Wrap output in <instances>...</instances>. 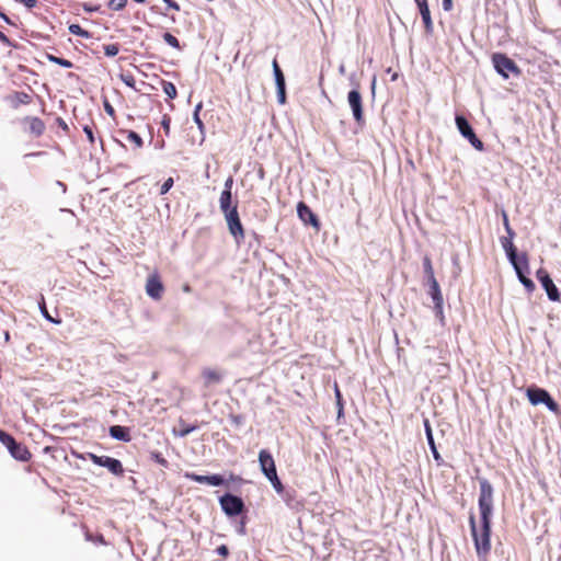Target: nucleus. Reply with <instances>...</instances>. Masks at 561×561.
<instances>
[{
	"label": "nucleus",
	"instance_id": "obj_1",
	"mask_svg": "<svg viewBox=\"0 0 561 561\" xmlns=\"http://www.w3.org/2000/svg\"><path fill=\"white\" fill-rule=\"evenodd\" d=\"M479 511L481 527H477L473 514L469 517V525L478 557L485 558L491 550V518L493 515V486L484 478L479 480Z\"/></svg>",
	"mask_w": 561,
	"mask_h": 561
},
{
	"label": "nucleus",
	"instance_id": "obj_2",
	"mask_svg": "<svg viewBox=\"0 0 561 561\" xmlns=\"http://www.w3.org/2000/svg\"><path fill=\"white\" fill-rule=\"evenodd\" d=\"M0 442L8 448L11 456L20 461H28L32 454L25 445L15 440L9 433L0 430Z\"/></svg>",
	"mask_w": 561,
	"mask_h": 561
},
{
	"label": "nucleus",
	"instance_id": "obj_3",
	"mask_svg": "<svg viewBox=\"0 0 561 561\" xmlns=\"http://www.w3.org/2000/svg\"><path fill=\"white\" fill-rule=\"evenodd\" d=\"M527 398L533 405L545 404L551 412L556 413L559 411L558 403L545 389L538 387H529L527 389Z\"/></svg>",
	"mask_w": 561,
	"mask_h": 561
},
{
	"label": "nucleus",
	"instance_id": "obj_4",
	"mask_svg": "<svg viewBox=\"0 0 561 561\" xmlns=\"http://www.w3.org/2000/svg\"><path fill=\"white\" fill-rule=\"evenodd\" d=\"M492 62L493 66L499 75H501L503 78H508L510 73H513L515 76H518L520 73V70L518 66L513 61L511 58H508L506 55L501 53H495L492 55Z\"/></svg>",
	"mask_w": 561,
	"mask_h": 561
},
{
	"label": "nucleus",
	"instance_id": "obj_5",
	"mask_svg": "<svg viewBox=\"0 0 561 561\" xmlns=\"http://www.w3.org/2000/svg\"><path fill=\"white\" fill-rule=\"evenodd\" d=\"M455 121L461 136L468 139L474 149L482 151L483 142L477 137L469 122L461 115H457Z\"/></svg>",
	"mask_w": 561,
	"mask_h": 561
},
{
	"label": "nucleus",
	"instance_id": "obj_6",
	"mask_svg": "<svg viewBox=\"0 0 561 561\" xmlns=\"http://www.w3.org/2000/svg\"><path fill=\"white\" fill-rule=\"evenodd\" d=\"M225 219L228 225L229 232L233 236L236 241L239 243L244 238V231L242 224L239 218L237 205H233L232 209L225 213Z\"/></svg>",
	"mask_w": 561,
	"mask_h": 561
},
{
	"label": "nucleus",
	"instance_id": "obj_7",
	"mask_svg": "<svg viewBox=\"0 0 561 561\" xmlns=\"http://www.w3.org/2000/svg\"><path fill=\"white\" fill-rule=\"evenodd\" d=\"M222 511L228 516L239 515L243 510V502L240 497L232 494H225L219 500Z\"/></svg>",
	"mask_w": 561,
	"mask_h": 561
},
{
	"label": "nucleus",
	"instance_id": "obj_8",
	"mask_svg": "<svg viewBox=\"0 0 561 561\" xmlns=\"http://www.w3.org/2000/svg\"><path fill=\"white\" fill-rule=\"evenodd\" d=\"M145 289L147 295L153 300H160L164 294V286L158 273L149 275L146 280Z\"/></svg>",
	"mask_w": 561,
	"mask_h": 561
},
{
	"label": "nucleus",
	"instance_id": "obj_9",
	"mask_svg": "<svg viewBox=\"0 0 561 561\" xmlns=\"http://www.w3.org/2000/svg\"><path fill=\"white\" fill-rule=\"evenodd\" d=\"M537 278L546 290L548 298L552 301H559L560 293L547 271L539 268L537 271Z\"/></svg>",
	"mask_w": 561,
	"mask_h": 561
},
{
	"label": "nucleus",
	"instance_id": "obj_10",
	"mask_svg": "<svg viewBox=\"0 0 561 561\" xmlns=\"http://www.w3.org/2000/svg\"><path fill=\"white\" fill-rule=\"evenodd\" d=\"M427 283L430 286L428 294L432 297L436 317L439 318V320L443 322V320H444V311H443L444 299H443V295H442L438 282L436 280V278H433L432 280H427Z\"/></svg>",
	"mask_w": 561,
	"mask_h": 561
},
{
	"label": "nucleus",
	"instance_id": "obj_11",
	"mask_svg": "<svg viewBox=\"0 0 561 561\" xmlns=\"http://www.w3.org/2000/svg\"><path fill=\"white\" fill-rule=\"evenodd\" d=\"M347 102L352 108L354 119L362 124L364 122L363 100L358 90H351L347 94Z\"/></svg>",
	"mask_w": 561,
	"mask_h": 561
},
{
	"label": "nucleus",
	"instance_id": "obj_12",
	"mask_svg": "<svg viewBox=\"0 0 561 561\" xmlns=\"http://www.w3.org/2000/svg\"><path fill=\"white\" fill-rule=\"evenodd\" d=\"M91 459L94 463L107 468L114 474L123 473V466L118 459L108 456H96L91 455Z\"/></svg>",
	"mask_w": 561,
	"mask_h": 561
},
{
	"label": "nucleus",
	"instance_id": "obj_13",
	"mask_svg": "<svg viewBox=\"0 0 561 561\" xmlns=\"http://www.w3.org/2000/svg\"><path fill=\"white\" fill-rule=\"evenodd\" d=\"M259 462L261 470L266 478H271L272 474L277 473L275 461L270 451H267L266 449H262L259 453Z\"/></svg>",
	"mask_w": 561,
	"mask_h": 561
},
{
	"label": "nucleus",
	"instance_id": "obj_14",
	"mask_svg": "<svg viewBox=\"0 0 561 561\" xmlns=\"http://www.w3.org/2000/svg\"><path fill=\"white\" fill-rule=\"evenodd\" d=\"M185 478L197 483H206L213 486H219L225 483V479L219 474L201 476L194 472H186Z\"/></svg>",
	"mask_w": 561,
	"mask_h": 561
},
{
	"label": "nucleus",
	"instance_id": "obj_15",
	"mask_svg": "<svg viewBox=\"0 0 561 561\" xmlns=\"http://www.w3.org/2000/svg\"><path fill=\"white\" fill-rule=\"evenodd\" d=\"M22 122L27 125L30 134L35 137H41L45 131V123L39 117L26 116Z\"/></svg>",
	"mask_w": 561,
	"mask_h": 561
},
{
	"label": "nucleus",
	"instance_id": "obj_16",
	"mask_svg": "<svg viewBox=\"0 0 561 561\" xmlns=\"http://www.w3.org/2000/svg\"><path fill=\"white\" fill-rule=\"evenodd\" d=\"M424 430H425L426 439H427L428 446L431 448V451L433 454V457H434L436 463L438 466H440L443 463V458L436 448L431 423L427 419L424 420Z\"/></svg>",
	"mask_w": 561,
	"mask_h": 561
},
{
	"label": "nucleus",
	"instance_id": "obj_17",
	"mask_svg": "<svg viewBox=\"0 0 561 561\" xmlns=\"http://www.w3.org/2000/svg\"><path fill=\"white\" fill-rule=\"evenodd\" d=\"M297 213L299 218L304 222L311 224L314 227H319V220L317 216L312 213V210L302 202H300L297 206Z\"/></svg>",
	"mask_w": 561,
	"mask_h": 561
},
{
	"label": "nucleus",
	"instance_id": "obj_18",
	"mask_svg": "<svg viewBox=\"0 0 561 561\" xmlns=\"http://www.w3.org/2000/svg\"><path fill=\"white\" fill-rule=\"evenodd\" d=\"M9 100L13 108H19L21 105L32 103L33 96L28 93L16 91L9 96Z\"/></svg>",
	"mask_w": 561,
	"mask_h": 561
},
{
	"label": "nucleus",
	"instance_id": "obj_19",
	"mask_svg": "<svg viewBox=\"0 0 561 561\" xmlns=\"http://www.w3.org/2000/svg\"><path fill=\"white\" fill-rule=\"evenodd\" d=\"M508 260H510L511 264L513 265L517 275L519 273H529L528 259L525 253L522 255H517V253H515V257L508 259Z\"/></svg>",
	"mask_w": 561,
	"mask_h": 561
},
{
	"label": "nucleus",
	"instance_id": "obj_20",
	"mask_svg": "<svg viewBox=\"0 0 561 561\" xmlns=\"http://www.w3.org/2000/svg\"><path fill=\"white\" fill-rule=\"evenodd\" d=\"M417 8L420 10V14L422 16V21L424 23L426 33L432 34L433 30H434V25H433V21L431 18V12H430L427 1L419 4Z\"/></svg>",
	"mask_w": 561,
	"mask_h": 561
},
{
	"label": "nucleus",
	"instance_id": "obj_21",
	"mask_svg": "<svg viewBox=\"0 0 561 561\" xmlns=\"http://www.w3.org/2000/svg\"><path fill=\"white\" fill-rule=\"evenodd\" d=\"M515 238V236H512L511 234H507L506 237H501L500 238V242H501V245L502 248L504 249L506 255L508 259H514L515 257V253H516V249L513 244V239Z\"/></svg>",
	"mask_w": 561,
	"mask_h": 561
},
{
	"label": "nucleus",
	"instance_id": "obj_22",
	"mask_svg": "<svg viewBox=\"0 0 561 561\" xmlns=\"http://www.w3.org/2000/svg\"><path fill=\"white\" fill-rule=\"evenodd\" d=\"M110 434L118 440L128 442L130 439L128 428L121 425L111 426Z\"/></svg>",
	"mask_w": 561,
	"mask_h": 561
},
{
	"label": "nucleus",
	"instance_id": "obj_23",
	"mask_svg": "<svg viewBox=\"0 0 561 561\" xmlns=\"http://www.w3.org/2000/svg\"><path fill=\"white\" fill-rule=\"evenodd\" d=\"M284 502L290 508H298L301 504L296 497V493L294 490H285L282 494Z\"/></svg>",
	"mask_w": 561,
	"mask_h": 561
},
{
	"label": "nucleus",
	"instance_id": "obj_24",
	"mask_svg": "<svg viewBox=\"0 0 561 561\" xmlns=\"http://www.w3.org/2000/svg\"><path fill=\"white\" fill-rule=\"evenodd\" d=\"M232 195L228 192H221L219 197V207L220 210L225 214L232 209L231 206Z\"/></svg>",
	"mask_w": 561,
	"mask_h": 561
},
{
	"label": "nucleus",
	"instance_id": "obj_25",
	"mask_svg": "<svg viewBox=\"0 0 561 561\" xmlns=\"http://www.w3.org/2000/svg\"><path fill=\"white\" fill-rule=\"evenodd\" d=\"M119 135L123 137V139L133 142L135 148L140 147V136L136 131L119 130Z\"/></svg>",
	"mask_w": 561,
	"mask_h": 561
},
{
	"label": "nucleus",
	"instance_id": "obj_26",
	"mask_svg": "<svg viewBox=\"0 0 561 561\" xmlns=\"http://www.w3.org/2000/svg\"><path fill=\"white\" fill-rule=\"evenodd\" d=\"M272 67H273V73H274L276 87L285 85V77H284V73H283L276 59L273 60Z\"/></svg>",
	"mask_w": 561,
	"mask_h": 561
},
{
	"label": "nucleus",
	"instance_id": "obj_27",
	"mask_svg": "<svg viewBox=\"0 0 561 561\" xmlns=\"http://www.w3.org/2000/svg\"><path fill=\"white\" fill-rule=\"evenodd\" d=\"M203 377L207 383L219 382L221 379V375L214 369H205L203 371Z\"/></svg>",
	"mask_w": 561,
	"mask_h": 561
},
{
	"label": "nucleus",
	"instance_id": "obj_28",
	"mask_svg": "<svg viewBox=\"0 0 561 561\" xmlns=\"http://www.w3.org/2000/svg\"><path fill=\"white\" fill-rule=\"evenodd\" d=\"M46 58L50 61V62H54L56 65H59L64 68H72L73 67V64L68 60V59H64V58H60V57H57L55 55H51V54H47L46 55Z\"/></svg>",
	"mask_w": 561,
	"mask_h": 561
},
{
	"label": "nucleus",
	"instance_id": "obj_29",
	"mask_svg": "<svg viewBox=\"0 0 561 561\" xmlns=\"http://www.w3.org/2000/svg\"><path fill=\"white\" fill-rule=\"evenodd\" d=\"M423 270L427 280L435 278L432 261L428 256H424L423 259Z\"/></svg>",
	"mask_w": 561,
	"mask_h": 561
},
{
	"label": "nucleus",
	"instance_id": "obj_30",
	"mask_svg": "<svg viewBox=\"0 0 561 561\" xmlns=\"http://www.w3.org/2000/svg\"><path fill=\"white\" fill-rule=\"evenodd\" d=\"M69 32L73 35H77V36H80L83 38L90 37V33L87 30L82 28L79 24H70Z\"/></svg>",
	"mask_w": 561,
	"mask_h": 561
},
{
	"label": "nucleus",
	"instance_id": "obj_31",
	"mask_svg": "<svg viewBox=\"0 0 561 561\" xmlns=\"http://www.w3.org/2000/svg\"><path fill=\"white\" fill-rule=\"evenodd\" d=\"M527 273H519L517 275L519 282L525 286L528 293H531L535 289L534 282L526 276Z\"/></svg>",
	"mask_w": 561,
	"mask_h": 561
},
{
	"label": "nucleus",
	"instance_id": "obj_32",
	"mask_svg": "<svg viewBox=\"0 0 561 561\" xmlns=\"http://www.w3.org/2000/svg\"><path fill=\"white\" fill-rule=\"evenodd\" d=\"M268 481L272 483L273 488L275 489V491L278 493V494H282L285 489L280 482V480L278 479V476L277 473L275 474H272L271 478H267Z\"/></svg>",
	"mask_w": 561,
	"mask_h": 561
},
{
	"label": "nucleus",
	"instance_id": "obj_33",
	"mask_svg": "<svg viewBox=\"0 0 561 561\" xmlns=\"http://www.w3.org/2000/svg\"><path fill=\"white\" fill-rule=\"evenodd\" d=\"M202 107H203V104H202V102H199V103L195 106L194 114H193V119H194V122L196 123V125H197V127H198V129H199L201 131H203V129H204V124H203V122H202V119H201V117H199V111L202 110Z\"/></svg>",
	"mask_w": 561,
	"mask_h": 561
},
{
	"label": "nucleus",
	"instance_id": "obj_34",
	"mask_svg": "<svg viewBox=\"0 0 561 561\" xmlns=\"http://www.w3.org/2000/svg\"><path fill=\"white\" fill-rule=\"evenodd\" d=\"M121 78L122 80L124 81V83L133 89H135L136 87V79L135 77L129 73L128 71H124L122 75H121Z\"/></svg>",
	"mask_w": 561,
	"mask_h": 561
},
{
	"label": "nucleus",
	"instance_id": "obj_35",
	"mask_svg": "<svg viewBox=\"0 0 561 561\" xmlns=\"http://www.w3.org/2000/svg\"><path fill=\"white\" fill-rule=\"evenodd\" d=\"M163 39H164V42H165L168 45H170V46H172V47H174V48H176V49H180V43H179V39H178L175 36H173L171 33L165 32V33L163 34Z\"/></svg>",
	"mask_w": 561,
	"mask_h": 561
},
{
	"label": "nucleus",
	"instance_id": "obj_36",
	"mask_svg": "<svg viewBox=\"0 0 561 561\" xmlns=\"http://www.w3.org/2000/svg\"><path fill=\"white\" fill-rule=\"evenodd\" d=\"M163 90L170 99H174L176 96V88L171 82H163Z\"/></svg>",
	"mask_w": 561,
	"mask_h": 561
},
{
	"label": "nucleus",
	"instance_id": "obj_37",
	"mask_svg": "<svg viewBox=\"0 0 561 561\" xmlns=\"http://www.w3.org/2000/svg\"><path fill=\"white\" fill-rule=\"evenodd\" d=\"M197 427L194 425H185L184 423H181V428L178 432V435L180 437H185L190 433L194 432Z\"/></svg>",
	"mask_w": 561,
	"mask_h": 561
},
{
	"label": "nucleus",
	"instance_id": "obj_38",
	"mask_svg": "<svg viewBox=\"0 0 561 561\" xmlns=\"http://www.w3.org/2000/svg\"><path fill=\"white\" fill-rule=\"evenodd\" d=\"M83 131L87 135L89 142L93 145L95 142L94 125H85L83 127Z\"/></svg>",
	"mask_w": 561,
	"mask_h": 561
},
{
	"label": "nucleus",
	"instance_id": "obj_39",
	"mask_svg": "<svg viewBox=\"0 0 561 561\" xmlns=\"http://www.w3.org/2000/svg\"><path fill=\"white\" fill-rule=\"evenodd\" d=\"M39 308H41V311L43 313V316L50 322H54V323H60V320H55L54 318L50 317V314L48 313L47 311V308H46V305H45V299L44 297H42V301L39 304Z\"/></svg>",
	"mask_w": 561,
	"mask_h": 561
},
{
	"label": "nucleus",
	"instance_id": "obj_40",
	"mask_svg": "<svg viewBox=\"0 0 561 561\" xmlns=\"http://www.w3.org/2000/svg\"><path fill=\"white\" fill-rule=\"evenodd\" d=\"M127 0H110L108 8L112 10H122L125 8Z\"/></svg>",
	"mask_w": 561,
	"mask_h": 561
},
{
	"label": "nucleus",
	"instance_id": "obj_41",
	"mask_svg": "<svg viewBox=\"0 0 561 561\" xmlns=\"http://www.w3.org/2000/svg\"><path fill=\"white\" fill-rule=\"evenodd\" d=\"M277 101L279 104H285L286 102V84L285 85H277Z\"/></svg>",
	"mask_w": 561,
	"mask_h": 561
},
{
	"label": "nucleus",
	"instance_id": "obj_42",
	"mask_svg": "<svg viewBox=\"0 0 561 561\" xmlns=\"http://www.w3.org/2000/svg\"><path fill=\"white\" fill-rule=\"evenodd\" d=\"M173 186V179L169 178L164 181V183L161 185V187L158 190L159 195H163Z\"/></svg>",
	"mask_w": 561,
	"mask_h": 561
},
{
	"label": "nucleus",
	"instance_id": "obj_43",
	"mask_svg": "<svg viewBox=\"0 0 561 561\" xmlns=\"http://www.w3.org/2000/svg\"><path fill=\"white\" fill-rule=\"evenodd\" d=\"M502 217H503V225H504L506 233L511 234V237L516 236L515 231L510 226L508 217H507V214L505 210H502Z\"/></svg>",
	"mask_w": 561,
	"mask_h": 561
},
{
	"label": "nucleus",
	"instance_id": "obj_44",
	"mask_svg": "<svg viewBox=\"0 0 561 561\" xmlns=\"http://www.w3.org/2000/svg\"><path fill=\"white\" fill-rule=\"evenodd\" d=\"M85 539L89 540V541H93V542H99V543H102V545H105V540H104V537L103 535H92L91 533L87 531L85 533Z\"/></svg>",
	"mask_w": 561,
	"mask_h": 561
},
{
	"label": "nucleus",
	"instance_id": "obj_45",
	"mask_svg": "<svg viewBox=\"0 0 561 561\" xmlns=\"http://www.w3.org/2000/svg\"><path fill=\"white\" fill-rule=\"evenodd\" d=\"M170 123H171V118L164 114L162 117H161V127L163 128L164 130V134L165 136H169V133H170Z\"/></svg>",
	"mask_w": 561,
	"mask_h": 561
},
{
	"label": "nucleus",
	"instance_id": "obj_46",
	"mask_svg": "<svg viewBox=\"0 0 561 561\" xmlns=\"http://www.w3.org/2000/svg\"><path fill=\"white\" fill-rule=\"evenodd\" d=\"M104 53L106 56L113 57L118 54V47L115 44H110L104 47Z\"/></svg>",
	"mask_w": 561,
	"mask_h": 561
},
{
	"label": "nucleus",
	"instance_id": "obj_47",
	"mask_svg": "<svg viewBox=\"0 0 561 561\" xmlns=\"http://www.w3.org/2000/svg\"><path fill=\"white\" fill-rule=\"evenodd\" d=\"M15 1L25 5L27 9H33L37 5L36 0H15Z\"/></svg>",
	"mask_w": 561,
	"mask_h": 561
},
{
	"label": "nucleus",
	"instance_id": "obj_48",
	"mask_svg": "<svg viewBox=\"0 0 561 561\" xmlns=\"http://www.w3.org/2000/svg\"><path fill=\"white\" fill-rule=\"evenodd\" d=\"M0 42L5 45V46H9V47H14V45L12 44V42L10 41V38L3 33L0 31Z\"/></svg>",
	"mask_w": 561,
	"mask_h": 561
},
{
	"label": "nucleus",
	"instance_id": "obj_49",
	"mask_svg": "<svg viewBox=\"0 0 561 561\" xmlns=\"http://www.w3.org/2000/svg\"><path fill=\"white\" fill-rule=\"evenodd\" d=\"M151 456L154 459V461H157L159 465H161L163 467L168 466V461L160 454L153 453Z\"/></svg>",
	"mask_w": 561,
	"mask_h": 561
},
{
	"label": "nucleus",
	"instance_id": "obj_50",
	"mask_svg": "<svg viewBox=\"0 0 561 561\" xmlns=\"http://www.w3.org/2000/svg\"><path fill=\"white\" fill-rule=\"evenodd\" d=\"M232 185H233V178H232V176H229V178L225 181V185H224V191H222V192L231 193Z\"/></svg>",
	"mask_w": 561,
	"mask_h": 561
},
{
	"label": "nucleus",
	"instance_id": "obj_51",
	"mask_svg": "<svg viewBox=\"0 0 561 561\" xmlns=\"http://www.w3.org/2000/svg\"><path fill=\"white\" fill-rule=\"evenodd\" d=\"M216 551L221 557H227L229 553L228 547L225 545L219 546Z\"/></svg>",
	"mask_w": 561,
	"mask_h": 561
},
{
	"label": "nucleus",
	"instance_id": "obj_52",
	"mask_svg": "<svg viewBox=\"0 0 561 561\" xmlns=\"http://www.w3.org/2000/svg\"><path fill=\"white\" fill-rule=\"evenodd\" d=\"M443 9L445 11H450L453 9V1L451 0H443Z\"/></svg>",
	"mask_w": 561,
	"mask_h": 561
},
{
	"label": "nucleus",
	"instance_id": "obj_53",
	"mask_svg": "<svg viewBox=\"0 0 561 561\" xmlns=\"http://www.w3.org/2000/svg\"><path fill=\"white\" fill-rule=\"evenodd\" d=\"M57 124L59 127H61L64 130L68 131L69 128H68V125L66 124V122L61 118V117H58L57 118Z\"/></svg>",
	"mask_w": 561,
	"mask_h": 561
},
{
	"label": "nucleus",
	"instance_id": "obj_54",
	"mask_svg": "<svg viewBox=\"0 0 561 561\" xmlns=\"http://www.w3.org/2000/svg\"><path fill=\"white\" fill-rule=\"evenodd\" d=\"M153 147L156 149H162L164 147V139L161 138V139H157L154 142H153Z\"/></svg>",
	"mask_w": 561,
	"mask_h": 561
},
{
	"label": "nucleus",
	"instance_id": "obj_55",
	"mask_svg": "<svg viewBox=\"0 0 561 561\" xmlns=\"http://www.w3.org/2000/svg\"><path fill=\"white\" fill-rule=\"evenodd\" d=\"M163 1L168 4L169 8H172L174 10L180 9L179 4L173 0H163Z\"/></svg>",
	"mask_w": 561,
	"mask_h": 561
},
{
	"label": "nucleus",
	"instance_id": "obj_56",
	"mask_svg": "<svg viewBox=\"0 0 561 561\" xmlns=\"http://www.w3.org/2000/svg\"><path fill=\"white\" fill-rule=\"evenodd\" d=\"M105 111H106L110 115H113V114H114V108H113L108 103H105Z\"/></svg>",
	"mask_w": 561,
	"mask_h": 561
},
{
	"label": "nucleus",
	"instance_id": "obj_57",
	"mask_svg": "<svg viewBox=\"0 0 561 561\" xmlns=\"http://www.w3.org/2000/svg\"><path fill=\"white\" fill-rule=\"evenodd\" d=\"M0 16L3 19V21H5L7 23H11L10 19L4 14V13H0Z\"/></svg>",
	"mask_w": 561,
	"mask_h": 561
},
{
	"label": "nucleus",
	"instance_id": "obj_58",
	"mask_svg": "<svg viewBox=\"0 0 561 561\" xmlns=\"http://www.w3.org/2000/svg\"><path fill=\"white\" fill-rule=\"evenodd\" d=\"M375 85H376V77H374L373 81H371V91H373V93L375 92Z\"/></svg>",
	"mask_w": 561,
	"mask_h": 561
},
{
	"label": "nucleus",
	"instance_id": "obj_59",
	"mask_svg": "<svg viewBox=\"0 0 561 561\" xmlns=\"http://www.w3.org/2000/svg\"><path fill=\"white\" fill-rule=\"evenodd\" d=\"M335 394H336L337 400H340L341 399V393H340V390H339L336 385H335Z\"/></svg>",
	"mask_w": 561,
	"mask_h": 561
},
{
	"label": "nucleus",
	"instance_id": "obj_60",
	"mask_svg": "<svg viewBox=\"0 0 561 561\" xmlns=\"http://www.w3.org/2000/svg\"><path fill=\"white\" fill-rule=\"evenodd\" d=\"M339 71H340V73L344 75L345 73V67L343 65H341L340 68H339Z\"/></svg>",
	"mask_w": 561,
	"mask_h": 561
},
{
	"label": "nucleus",
	"instance_id": "obj_61",
	"mask_svg": "<svg viewBox=\"0 0 561 561\" xmlns=\"http://www.w3.org/2000/svg\"><path fill=\"white\" fill-rule=\"evenodd\" d=\"M85 11H94V10H98V8H88L87 5L83 7Z\"/></svg>",
	"mask_w": 561,
	"mask_h": 561
},
{
	"label": "nucleus",
	"instance_id": "obj_62",
	"mask_svg": "<svg viewBox=\"0 0 561 561\" xmlns=\"http://www.w3.org/2000/svg\"><path fill=\"white\" fill-rule=\"evenodd\" d=\"M414 1H415L416 5H419V4H421V3L426 2L427 0H414Z\"/></svg>",
	"mask_w": 561,
	"mask_h": 561
},
{
	"label": "nucleus",
	"instance_id": "obj_63",
	"mask_svg": "<svg viewBox=\"0 0 561 561\" xmlns=\"http://www.w3.org/2000/svg\"><path fill=\"white\" fill-rule=\"evenodd\" d=\"M397 77H398V75H397V73H393V75H392V80H396V79H397Z\"/></svg>",
	"mask_w": 561,
	"mask_h": 561
},
{
	"label": "nucleus",
	"instance_id": "obj_64",
	"mask_svg": "<svg viewBox=\"0 0 561 561\" xmlns=\"http://www.w3.org/2000/svg\"><path fill=\"white\" fill-rule=\"evenodd\" d=\"M146 0H142V3L145 2Z\"/></svg>",
	"mask_w": 561,
	"mask_h": 561
}]
</instances>
